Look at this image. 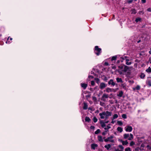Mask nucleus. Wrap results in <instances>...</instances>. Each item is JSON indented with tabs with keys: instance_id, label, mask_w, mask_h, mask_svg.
<instances>
[{
	"instance_id": "obj_15",
	"label": "nucleus",
	"mask_w": 151,
	"mask_h": 151,
	"mask_svg": "<svg viewBox=\"0 0 151 151\" xmlns=\"http://www.w3.org/2000/svg\"><path fill=\"white\" fill-rule=\"evenodd\" d=\"M100 124L101 125V127L103 128H104L106 127V124H105V123L102 122V121H101L100 122Z\"/></svg>"
},
{
	"instance_id": "obj_52",
	"label": "nucleus",
	"mask_w": 151,
	"mask_h": 151,
	"mask_svg": "<svg viewBox=\"0 0 151 151\" xmlns=\"http://www.w3.org/2000/svg\"><path fill=\"white\" fill-rule=\"evenodd\" d=\"M109 122V121H108L106 122L105 123H107Z\"/></svg>"
},
{
	"instance_id": "obj_20",
	"label": "nucleus",
	"mask_w": 151,
	"mask_h": 151,
	"mask_svg": "<svg viewBox=\"0 0 151 151\" xmlns=\"http://www.w3.org/2000/svg\"><path fill=\"white\" fill-rule=\"evenodd\" d=\"M105 148H106L107 150L109 149L111 147V145L110 144H108L107 145H105L104 146Z\"/></svg>"
},
{
	"instance_id": "obj_40",
	"label": "nucleus",
	"mask_w": 151,
	"mask_h": 151,
	"mask_svg": "<svg viewBox=\"0 0 151 151\" xmlns=\"http://www.w3.org/2000/svg\"><path fill=\"white\" fill-rule=\"evenodd\" d=\"M134 144V143L132 141L130 143V146H132Z\"/></svg>"
},
{
	"instance_id": "obj_13",
	"label": "nucleus",
	"mask_w": 151,
	"mask_h": 151,
	"mask_svg": "<svg viewBox=\"0 0 151 151\" xmlns=\"http://www.w3.org/2000/svg\"><path fill=\"white\" fill-rule=\"evenodd\" d=\"M123 94V92L122 91H120L119 92V93L117 95L118 96L120 97H121L122 96Z\"/></svg>"
},
{
	"instance_id": "obj_59",
	"label": "nucleus",
	"mask_w": 151,
	"mask_h": 151,
	"mask_svg": "<svg viewBox=\"0 0 151 151\" xmlns=\"http://www.w3.org/2000/svg\"><path fill=\"white\" fill-rule=\"evenodd\" d=\"M117 100H116V103H117Z\"/></svg>"
},
{
	"instance_id": "obj_62",
	"label": "nucleus",
	"mask_w": 151,
	"mask_h": 151,
	"mask_svg": "<svg viewBox=\"0 0 151 151\" xmlns=\"http://www.w3.org/2000/svg\"><path fill=\"white\" fill-rule=\"evenodd\" d=\"M150 63H151V62H150Z\"/></svg>"
},
{
	"instance_id": "obj_8",
	"label": "nucleus",
	"mask_w": 151,
	"mask_h": 151,
	"mask_svg": "<svg viewBox=\"0 0 151 151\" xmlns=\"http://www.w3.org/2000/svg\"><path fill=\"white\" fill-rule=\"evenodd\" d=\"M108 84L111 85L112 86H114L115 85V83L113 81L112 79H110L108 82Z\"/></svg>"
},
{
	"instance_id": "obj_34",
	"label": "nucleus",
	"mask_w": 151,
	"mask_h": 151,
	"mask_svg": "<svg viewBox=\"0 0 151 151\" xmlns=\"http://www.w3.org/2000/svg\"><path fill=\"white\" fill-rule=\"evenodd\" d=\"M95 80L96 81V83H98L99 82V79L98 78H95Z\"/></svg>"
},
{
	"instance_id": "obj_5",
	"label": "nucleus",
	"mask_w": 151,
	"mask_h": 151,
	"mask_svg": "<svg viewBox=\"0 0 151 151\" xmlns=\"http://www.w3.org/2000/svg\"><path fill=\"white\" fill-rule=\"evenodd\" d=\"M124 129L126 132H130L132 130V128L131 126H127L125 127Z\"/></svg>"
},
{
	"instance_id": "obj_33",
	"label": "nucleus",
	"mask_w": 151,
	"mask_h": 151,
	"mask_svg": "<svg viewBox=\"0 0 151 151\" xmlns=\"http://www.w3.org/2000/svg\"><path fill=\"white\" fill-rule=\"evenodd\" d=\"M111 127L110 126H108L106 127H104V129L106 130H108Z\"/></svg>"
},
{
	"instance_id": "obj_44",
	"label": "nucleus",
	"mask_w": 151,
	"mask_h": 151,
	"mask_svg": "<svg viewBox=\"0 0 151 151\" xmlns=\"http://www.w3.org/2000/svg\"><path fill=\"white\" fill-rule=\"evenodd\" d=\"M95 128V127L93 126H91L90 127V128L91 129H93Z\"/></svg>"
},
{
	"instance_id": "obj_41",
	"label": "nucleus",
	"mask_w": 151,
	"mask_h": 151,
	"mask_svg": "<svg viewBox=\"0 0 151 151\" xmlns=\"http://www.w3.org/2000/svg\"><path fill=\"white\" fill-rule=\"evenodd\" d=\"M148 85L150 86H151V82L150 81H149L148 82Z\"/></svg>"
},
{
	"instance_id": "obj_32",
	"label": "nucleus",
	"mask_w": 151,
	"mask_h": 151,
	"mask_svg": "<svg viewBox=\"0 0 151 151\" xmlns=\"http://www.w3.org/2000/svg\"><path fill=\"white\" fill-rule=\"evenodd\" d=\"M125 151H131V148L129 147L126 148L125 150Z\"/></svg>"
},
{
	"instance_id": "obj_4",
	"label": "nucleus",
	"mask_w": 151,
	"mask_h": 151,
	"mask_svg": "<svg viewBox=\"0 0 151 151\" xmlns=\"http://www.w3.org/2000/svg\"><path fill=\"white\" fill-rule=\"evenodd\" d=\"M95 53L98 55H100L101 52V49L99 48L98 46H96L95 47Z\"/></svg>"
},
{
	"instance_id": "obj_27",
	"label": "nucleus",
	"mask_w": 151,
	"mask_h": 151,
	"mask_svg": "<svg viewBox=\"0 0 151 151\" xmlns=\"http://www.w3.org/2000/svg\"><path fill=\"white\" fill-rule=\"evenodd\" d=\"M141 19L140 18H137L136 19V20H135V21L136 22H138L140 21Z\"/></svg>"
},
{
	"instance_id": "obj_30",
	"label": "nucleus",
	"mask_w": 151,
	"mask_h": 151,
	"mask_svg": "<svg viewBox=\"0 0 151 151\" xmlns=\"http://www.w3.org/2000/svg\"><path fill=\"white\" fill-rule=\"evenodd\" d=\"M93 120L94 122H96L98 120L96 118L95 116L93 117Z\"/></svg>"
},
{
	"instance_id": "obj_25",
	"label": "nucleus",
	"mask_w": 151,
	"mask_h": 151,
	"mask_svg": "<svg viewBox=\"0 0 151 151\" xmlns=\"http://www.w3.org/2000/svg\"><path fill=\"white\" fill-rule=\"evenodd\" d=\"M117 56H114L111 58V61H113L114 60H116L117 58Z\"/></svg>"
},
{
	"instance_id": "obj_1",
	"label": "nucleus",
	"mask_w": 151,
	"mask_h": 151,
	"mask_svg": "<svg viewBox=\"0 0 151 151\" xmlns=\"http://www.w3.org/2000/svg\"><path fill=\"white\" fill-rule=\"evenodd\" d=\"M119 69L118 70L119 73L120 75H126L127 77H129L131 74V70L130 68L128 66L125 65L119 66H118Z\"/></svg>"
},
{
	"instance_id": "obj_61",
	"label": "nucleus",
	"mask_w": 151,
	"mask_h": 151,
	"mask_svg": "<svg viewBox=\"0 0 151 151\" xmlns=\"http://www.w3.org/2000/svg\"><path fill=\"white\" fill-rule=\"evenodd\" d=\"M150 50L151 51V48L150 49Z\"/></svg>"
},
{
	"instance_id": "obj_60",
	"label": "nucleus",
	"mask_w": 151,
	"mask_h": 151,
	"mask_svg": "<svg viewBox=\"0 0 151 151\" xmlns=\"http://www.w3.org/2000/svg\"><path fill=\"white\" fill-rule=\"evenodd\" d=\"M94 98L96 99V97H93V99H94Z\"/></svg>"
},
{
	"instance_id": "obj_35",
	"label": "nucleus",
	"mask_w": 151,
	"mask_h": 151,
	"mask_svg": "<svg viewBox=\"0 0 151 151\" xmlns=\"http://www.w3.org/2000/svg\"><path fill=\"white\" fill-rule=\"evenodd\" d=\"M136 13V10L135 9H133L132 10V14H135Z\"/></svg>"
},
{
	"instance_id": "obj_28",
	"label": "nucleus",
	"mask_w": 151,
	"mask_h": 151,
	"mask_svg": "<svg viewBox=\"0 0 151 151\" xmlns=\"http://www.w3.org/2000/svg\"><path fill=\"white\" fill-rule=\"evenodd\" d=\"M111 89L109 88H107L106 89V91L107 93H109L110 92H111Z\"/></svg>"
},
{
	"instance_id": "obj_10",
	"label": "nucleus",
	"mask_w": 151,
	"mask_h": 151,
	"mask_svg": "<svg viewBox=\"0 0 151 151\" xmlns=\"http://www.w3.org/2000/svg\"><path fill=\"white\" fill-rule=\"evenodd\" d=\"M116 80L118 83H123V81L121 78H116Z\"/></svg>"
},
{
	"instance_id": "obj_36",
	"label": "nucleus",
	"mask_w": 151,
	"mask_h": 151,
	"mask_svg": "<svg viewBox=\"0 0 151 151\" xmlns=\"http://www.w3.org/2000/svg\"><path fill=\"white\" fill-rule=\"evenodd\" d=\"M122 117L123 118L126 119L127 118V116L125 114H123L122 115Z\"/></svg>"
},
{
	"instance_id": "obj_55",
	"label": "nucleus",
	"mask_w": 151,
	"mask_h": 151,
	"mask_svg": "<svg viewBox=\"0 0 151 151\" xmlns=\"http://www.w3.org/2000/svg\"><path fill=\"white\" fill-rule=\"evenodd\" d=\"M111 123H112L113 124H114V122L113 121L111 122Z\"/></svg>"
},
{
	"instance_id": "obj_24",
	"label": "nucleus",
	"mask_w": 151,
	"mask_h": 151,
	"mask_svg": "<svg viewBox=\"0 0 151 151\" xmlns=\"http://www.w3.org/2000/svg\"><path fill=\"white\" fill-rule=\"evenodd\" d=\"M146 72L147 73H151V68L150 67L148 68L146 70Z\"/></svg>"
},
{
	"instance_id": "obj_21",
	"label": "nucleus",
	"mask_w": 151,
	"mask_h": 151,
	"mask_svg": "<svg viewBox=\"0 0 151 151\" xmlns=\"http://www.w3.org/2000/svg\"><path fill=\"white\" fill-rule=\"evenodd\" d=\"M85 120L86 122H89L91 121V119L89 118V117H86L85 119Z\"/></svg>"
},
{
	"instance_id": "obj_14",
	"label": "nucleus",
	"mask_w": 151,
	"mask_h": 151,
	"mask_svg": "<svg viewBox=\"0 0 151 151\" xmlns=\"http://www.w3.org/2000/svg\"><path fill=\"white\" fill-rule=\"evenodd\" d=\"M120 141L122 143V144L123 145H127L128 143V142L127 140H126L125 141H123L122 140H121Z\"/></svg>"
},
{
	"instance_id": "obj_26",
	"label": "nucleus",
	"mask_w": 151,
	"mask_h": 151,
	"mask_svg": "<svg viewBox=\"0 0 151 151\" xmlns=\"http://www.w3.org/2000/svg\"><path fill=\"white\" fill-rule=\"evenodd\" d=\"M140 76L141 78H143L145 77V75L143 73H141Z\"/></svg>"
},
{
	"instance_id": "obj_46",
	"label": "nucleus",
	"mask_w": 151,
	"mask_h": 151,
	"mask_svg": "<svg viewBox=\"0 0 151 151\" xmlns=\"http://www.w3.org/2000/svg\"><path fill=\"white\" fill-rule=\"evenodd\" d=\"M104 64H105V65H109V63L107 62H106Z\"/></svg>"
},
{
	"instance_id": "obj_47",
	"label": "nucleus",
	"mask_w": 151,
	"mask_h": 151,
	"mask_svg": "<svg viewBox=\"0 0 151 151\" xmlns=\"http://www.w3.org/2000/svg\"><path fill=\"white\" fill-rule=\"evenodd\" d=\"M122 87L123 88H125L126 87V86L125 85H122Z\"/></svg>"
},
{
	"instance_id": "obj_57",
	"label": "nucleus",
	"mask_w": 151,
	"mask_h": 151,
	"mask_svg": "<svg viewBox=\"0 0 151 151\" xmlns=\"http://www.w3.org/2000/svg\"><path fill=\"white\" fill-rule=\"evenodd\" d=\"M10 39L11 40H12V38H10Z\"/></svg>"
},
{
	"instance_id": "obj_38",
	"label": "nucleus",
	"mask_w": 151,
	"mask_h": 151,
	"mask_svg": "<svg viewBox=\"0 0 151 151\" xmlns=\"http://www.w3.org/2000/svg\"><path fill=\"white\" fill-rule=\"evenodd\" d=\"M103 80L104 81H107L108 80V78H107V77L106 76H104V78Z\"/></svg>"
},
{
	"instance_id": "obj_12",
	"label": "nucleus",
	"mask_w": 151,
	"mask_h": 151,
	"mask_svg": "<svg viewBox=\"0 0 151 151\" xmlns=\"http://www.w3.org/2000/svg\"><path fill=\"white\" fill-rule=\"evenodd\" d=\"M97 145L96 144H93L91 145V148L95 150V148L97 147Z\"/></svg>"
},
{
	"instance_id": "obj_17",
	"label": "nucleus",
	"mask_w": 151,
	"mask_h": 151,
	"mask_svg": "<svg viewBox=\"0 0 151 151\" xmlns=\"http://www.w3.org/2000/svg\"><path fill=\"white\" fill-rule=\"evenodd\" d=\"M128 58V57L126 56L121 57V58L122 59V60H121V61L122 62L124 60H126V59H127Z\"/></svg>"
},
{
	"instance_id": "obj_29",
	"label": "nucleus",
	"mask_w": 151,
	"mask_h": 151,
	"mask_svg": "<svg viewBox=\"0 0 151 151\" xmlns=\"http://www.w3.org/2000/svg\"><path fill=\"white\" fill-rule=\"evenodd\" d=\"M117 124L120 126H122L123 124V123L121 121H118L117 122Z\"/></svg>"
},
{
	"instance_id": "obj_50",
	"label": "nucleus",
	"mask_w": 151,
	"mask_h": 151,
	"mask_svg": "<svg viewBox=\"0 0 151 151\" xmlns=\"http://www.w3.org/2000/svg\"><path fill=\"white\" fill-rule=\"evenodd\" d=\"M120 62V61L119 60H118L117 61V63H118Z\"/></svg>"
},
{
	"instance_id": "obj_56",
	"label": "nucleus",
	"mask_w": 151,
	"mask_h": 151,
	"mask_svg": "<svg viewBox=\"0 0 151 151\" xmlns=\"http://www.w3.org/2000/svg\"><path fill=\"white\" fill-rule=\"evenodd\" d=\"M140 42V40H139L137 42L139 43Z\"/></svg>"
},
{
	"instance_id": "obj_51",
	"label": "nucleus",
	"mask_w": 151,
	"mask_h": 151,
	"mask_svg": "<svg viewBox=\"0 0 151 151\" xmlns=\"http://www.w3.org/2000/svg\"><path fill=\"white\" fill-rule=\"evenodd\" d=\"M9 37L7 39V41H8L9 40ZM6 43H7V41L6 42Z\"/></svg>"
},
{
	"instance_id": "obj_18",
	"label": "nucleus",
	"mask_w": 151,
	"mask_h": 151,
	"mask_svg": "<svg viewBox=\"0 0 151 151\" xmlns=\"http://www.w3.org/2000/svg\"><path fill=\"white\" fill-rule=\"evenodd\" d=\"M117 130L119 132H121L123 131V129L121 127H118L117 128Z\"/></svg>"
},
{
	"instance_id": "obj_31",
	"label": "nucleus",
	"mask_w": 151,
	"mask_h": 151,
	"mask_svg": "<svg viewBox=\"0 0 151 151\" xmlns=\"http://www.w3.org/2000/svg\"><path fill=\"white\" fill-rule=\"evenodd\" d=\"M100 132V130L99 129H98L95 132V133L96 134H97Z\"/></svg>"
},
{
	"instance_id": "obj_9",
	"label": "nucleus",
	"mask_w": 151,
	"mask_h": 151,
	"mask_svg": "<svg viewBox=\"0 0 151 151\" xmlns=\"http://www.w3.org/2000/svg\"><path fill=\"white\" fill-rule=\"evenodd\" d=\"M113 136H111L109 137H108V141H109L111 142H113L114 140L113 139Z\"/></svg>"
},
{
	"instance_id": "obj_3",
	"label": "nucleus",
	"mask_w": 151,
	"mask_h": 151,
	"mask_svg": "<svg viewBox=\"0 0 151 151\" xmlns=\"http://www.w3.org/2000/svg\"><path fill=\"white\" fill-rule=\"evenodd\" d=\"M125 139H128L129 140H132L133 138V136L132 134H125L123 135Z\"/></svg>"
},
{
	"instance_id": "obj_48",
	"label": "nucleus",
	"mask_w": 151,
	"mask_h": 151,
	"mask_svg": "<svg viewBox=\"0 0 151 151\" xmlns=\"http://www.w3.org/2000/svg\"><path fill=\"white\" fill-rule=\"evenodd\" d=\"M104 140L105 142H108V138H107L106 139H105Z\"/></svg>"
},
{
	"instance_id": "obj_39",
	"label": "nucleus",
	"mask_w": 151,
	"mask_h": 151,
	"mask_svg": "<svg viewBox=\"0 0 151 151\" xmlns=\"http://www.w3.org/2000/svg\"><path fill=\"white\" fill-rule=\"evenodd\" d=\"M91 84L92 86H94L95 84L94 82L93 81H92L91 82Z\"/></svg>"
},
{
	"instance_id": "obj_45",
	"label": "nucleus",
	"mask_w": 151,
	"mask_h": 151,
	"mask_svg": "<svg viewBox=\"0 0 151 151\" xmlns=\"http://www.w3.org/2000/svg\"><path fill=\"white\" fill-rule=\"evenodd\" d=\"M146 1V0H142V3H145Z\"/></svg>"
},
{
	"instance_id": "obj_7",
	"label": "nucleus",
	"mask_w": 151,
	"mask_h": 151,
	"mask_svg": "<svg viewBox=\"0 0 151 151\" xmlns=\"http://www.w3.org/2000/svg\"><path fill=\"white\" fill-rule=\"evenodd\" d=\"M107 86V85L104 83H101L99 85V87L101 89H103Z\"/></svg>"
},
{
	"instance_id": "obj_37",
	"label": "nucleus",
	"mask_w": 151,
	"mask_h": 151,
	"mask_svg": "<svg viewBox=\"0 0 151 151\" xmlns=\"http://www.w3.org/2000/svg\"><path fill=\"white\" fill-rule=\"evenodd\" d=\"M135 89L137 90H139L140 89V86L139 85H137Z\"/></svg>"
},
{
	"instance_id": "obj_16",
	"label": "nucleus",
	"mask_w": 151,
	"mask_h": 151,
	"mask_svg": "<svg viewBox=\"0 0 151 151\" xmlns=\"http://www.w3.org/2000/svg\"><path fill=\"white\" fill-rule=\"evenodd\" d=\"M129 58H128L127 59H126V64L127 65H130L131 63H132L131 62H129Z\"/></svg>"
},
{
	"instance_id": "obj_53",
	"label": "nucleus",
	"mask_w": 151,
	"mask_h": 151,
	"mask_svg": "<svg viewBox=\"0 0 151 151\" xmlns=\"http://www.w3.org/2000/svg\"><path fill=\"white\" fill-rule=\"evenodd\" d=\"M149 53L150 54H151V51H150L149 52Z\"/></svg>"
},
{
	"instance_id": "obj_42",
	"label": "nucleus",
	"mask_w": 151,
	"mask_h": 151,
	"mask_svg": "<svg viewBox=\"0 0 151 151\" xmlns=\"http://www.w3.org/2000/svg\"><path fill=\"white\" fill-rule=\"evenodd\" d=\"M147 11L149 12H151V8H149L147 9Z\"/></svg>"
},
{
	"instance_id": "obj_6",
	"label": "nucleus",
	"mask_w": 151,
	"mask_h": 151,
	"mask_svg": "<svg viewBox=\"0 0 151 151\" xmlns=\"http://www.w3.org/2000/svg\"><path fill=\"white\" fill-rule=\"evenodd\" d=\"M109 97V96L108 94H104L101 97V100L105 101H106V99H107Z\"/></svg>"
},
{
	"instance_id": "obj_58",
	"label": "nucleus",
	"mask_w": 151,
	"mask_h": 151,
	"mask_svg": "<svg viewBox=\"0 0 151 151\" xmlns=\"http://www.w3.org/2000/svg\"><path fill=\"white\" fill-rule=\"evenodd\" d=\"M132 2V1H129V3H131V2Z\"/></svg>"
},
{
	"instance_id": "obj_23",
	"label": "nucleus",
	"mask_w": 151,
	"mask_h": 151,
	"mask_svg": "<svg viewBox=\"0 0 151 151\" xmlns=\"http://www.w3.org/2000/svg\"><path fill=\"white\" fill-rule=\"evenodd\" d=\"M88 108V105L84 103L83 109H87Z\"/></svg>"
},
{
	"instance_id": "obj_54",
	"label": "nucleus",
	"mask_w": 151,
	"mask_h": 151,
	"mask_svg": "<svg viewBox=\"0 0 151 151\" xmlns=\"http://www.w3.org/2000/svg\"><path fill=\"white\" fill-rule=\"evenodd\" d=\"M115 151H122L121 150H116Z\"/></svg>"
},
{
	"instance_id": "obj_11",
	"label": "nucleus",
	"mask_w": 151,
	"mask_h": 151,
	"mask_svg": "<svg viewBox=\"0 0 151 151\" xmlns=\"http://www.w3.org/2000/svg\"><path fill=\"white\" fill-rule=\"evenodd\" d=\"M81 86L84 89H85L87 87V84L84 83H81Z\"/></svg>"
},
{
	"instance_id": "obj_22",
	"label": "nucleus",
	"mask_w": 151,
	"mask_h": 151,
	"mask_svg": "<svg viewBox=\"0 0 151 151\" xmlns=\"http://www.w3.org/2000/svg\"><path fill=\"white\" fill-rule=\"evenodd\" d=\"M118 117V116L117 114H115L113 116V117L112 119V120H113L114 119L117 118Z\"/></svg>"
},
{
	"instance_id": "obj_19",
	"label": "nucleus",
	"mask_w": 151,
	"mask_h": 151,
	"mask_svg": "<svg viewBox=\"0 0 151 151\" xmlns=\"http://www.w3.org/2000/svg\"><path fill=\"white\" fill-rule=\"evenodd\" d=\"M98 139L100 142L103 141L102 137L101 136H99L98 137Z\"/></svg>"
},
{
	"instance_id": "obj_49",
	"label": "nucleus",
	"mask_w": 151,
	"mask_h": 151,
	"mask_svg": "<svg viewBox=\"0 0 151 151\" xmlns=\"http://www.w3.org/2000/svg\"><path fill=\"white\" fill-rule=\"evenodd\" d=\"M106 133L105 132H103L102 133L103 135H105L106 134Z\"/></svg>"
},
{
	"instance_id": "obj_43",
	"label": "nucleus",
	"mask_w": 151,
	"mask_h": 151,
	"mask_svg": "<svg viewBox=\"0 0 151 151\" xmlns=\"http://www.w3.org/2000/svg\"><path fill=\"white\" fill-rule=\"evenodd\" d=\"M88 78H93V76H89L88 77Z\"/></svg>"
},
{
	"instance_id": "obj_2",
	"label": "nucleus",
	"mask_w": 151,
	"mask_h": 151,
	"mask_svg": "<svg viewBox=\"0 0 151 151\" xmlns=\"http://www.w3.org/2000/svg\"><path fill=\"white\" fill-rule=\"evenodd\" d=\"M111 114L112 113L108 111H104L99 114V115L101 119H104L105 117L106 119H107L108 117L111 116Z\"/></svg>"
}]
</instances>
